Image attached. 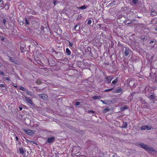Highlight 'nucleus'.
<instances>
[{
    "label": "nucleus",
    "mask_w": 157,
    "mask_h": 157,
    "mask_svg": "<svg viewBox=\"0 0 157 157\" xmlns=\"http://www.w3.org/2000/svg\"><path fill=\"white\" fill-rule=\"evenodd\" d=\"M13 86H14L15 88H17V84H16L15 85H14V84L13 85Z\"/></svg>",
    "instance_id": "nucleus-45"
},
{
    "label": "nucleus",
    "mask_w": 157,
    "mask_h": 157,
    "mask_svg": "<svg viewBox=\"0 0 157 157\" xmlns=\"http://www.w3.org/2000/svg\"><path fill=\"white\" fill-rule=\"evenodd\" d=\"M113 3H110L109 4V5H110V6H112V4H113Z\"/></svg>",
    "instance_id": "nucleus-51"
},
{
    "label": "nucleus",
    "mask_w": 157,
    "mask_h": 157,
    "mask_svg": "<svg viewBox=\"0 0 157 157\" xmlns=\"http://www.w3.org/2000/svg\"><path fill=\"white\" fill-rule=\"evenodd\" d=\"M25 23L26 24V25H28L29 24V21L27 20V18L25 19Z\"/></svg>",
    "instance_id": "nucleus-33"
},
{
    "label": "nucleus",
    "mask_w": 157,
    "mask_h": 157,
    "mask_svg": "<svg viewBox=\"0 0 157 157\" xmlns=\"http://www.w3.org/2000/svg\"><path fill=\"white\" fill-rule=\"evenodd\" d=\"M113 88H112L111 89H106V90H104V91L103 92H107L113 90Z\"/></svg>",
    "instance_id": "nucleus-26"
},
{
    "label": "nucleus",
    "mask_w": 157,
    "mask_h": 157,
    "mask_svg": "<svg viewBox=\"0 0 157 157\" xmlns=\"http://www.w3.org/2000/svg\"><path fill=\"white\" fill-rule=\"evenodd\" d=\"M154 42V40H151L149 42V44H152Z\"/></svg>",
    "instance_id": "nucleus-42"
},
{
    "label": "nucleus",
    "mask_w": 157,
    "mask_h": 157,
    "mask_svg": "<svg viewBox=\"0 0 157 157\" xmlns=\"http://www.w3.org/2000/svg\"><path fill=\"white\" fill-rule=\"evenodd\" d=\"M10 60V62L13 63H17V60L14 57H9Z\"/></svg>",
    "instance_id": "nucleus-10"
},
{
    "label": "nucleus",
    "mask_w": 157,
    "mask_h": 157,
    "mask_svg": "<svg viewBox=\"0 0 157 157\" xmlns=\"http://www.w3.org/2000/svg\"><path fill=\"white\" fill-rule=\"evenodd\" d=\"M15 139L17 141L18 140V138L17 136H16Z\"/></svg>",
    "instance_id": "nucleus-44"
},
{
    "label": "nucleus",
    "mask_w": 157,
    "mask_h": 157,
    "mask_svg": "<svg viewBox=\"0 0 157 157\" xmlns=\"http://www.w3.org/2000/svg\"><path fill=\"white\" fill-rule=\"evenodd\" d=\"M81 150V148L80 146L74 147L72 149V152L74 153H78V152H79Z\"/></svg>",
    "instance_id": "nucleus-2"
},
{
    "label": "nucleus",
    "mask_w": 157,
    "mask_h": 157,
    "mask_svg": "<svg viewBox=\"0 0 157 157\" xmlns=\"http://www.w3.org/2000/svg\"><path fill=\"white\" fill-rule=\"evenodd\" d=\"M3 3V2H2V5L3 4V3Z\"/></svg>",
    "instance_id": "nucleus-58"
},
{
    "label": "nucleus",
    "mask_w": 157,
    "mask_h": 157,
    "mask_svg": "<svg viewBox=\"0 0 157 157\" xmlns=\"http://www.w3.org/2000/svg\"><path fill=\"white\" fill-rule=\"evenodd\" d=\"M146 129H147V130H151V126H148V125H147L146 126Z\"/></svg>",
    "instance_id": "nucleus-31"
},
{
    "label": "nucleus",
    "mask_w": 157,
    "mask_h": 157,
    "mask_svg": "<svg viewBox=\"0 0 157 157\" xmlns=\"http://www.w3.org/2000/svg\"><path fill=\"white\" fill-rule=\"evenodd\" d=\"M41 82L40 80V79H38L36 81V84H40L41 83Z\"/></svg>",
    "instance_id": "nucleus-29"
},
{
    "label": "nucleus",
    "mask_w": 157,
    "mask_h": 157,
    "mask_svg": "<svg viewBox=\"0 0 157 157\" xmlns=\"http://www.w3.org/2000/svg\"><path fill=\"white\" fill-rule=\"evenodd\" d=\"M48 62H49L48 59L46 57H45V61H44V63H48Z\"/></svg>",
    "instance_id": "nucleus-32"
},
{
    "label": "nucleus",
    "mask_w": 157,
    "mask_h": 157,
    "mask_svg": "<svg viewBox=\"0 0 157 157\" xmlns=\"http://www.w3.org/2000/svg\"><path fill=\"white\" fill-rule=\"evenodd\" d=\"M109 107H107L105 108L103 111V112L104 113H106L107 112L109 111Z\"/></svg>",
    "instance_id": "nucleus-17"
},
{
    "label": "nucleus",
    "mask_w": 157,
    "mask_h": 157,
    "mask_svg": "<svg viewBox=\"0 0 157 157\" xmlns=\"http://www.w3.org/2000/svg\"><path fill=\"white\" fill-rule=\"evenodd\" d=\"M6 6H7V8L6 7V9L7 10L9 9V6L8 5H7V4H5V8L6 7Z\"/></svg>",
    "instance_id": "nucleus-39"
},
{
    "label": "nucleus",
    "mask_w": 157,
    "mask_h": 157,
    "mask_svg": "<svg viewBox=\"0 0 157 157\" xmlns=\"http://www.w3.org/2000/svg\"><path fill=\"white\" fill-rule=\"evenodd\" d=\"M41 64H40V65H41V66H43V65H44V63H42V62H41Z\"/></svg>",
    "instance_id": "nucleus-53"
},
{
    "label": "nucleus",
    "mask_w": 157,
    "mask_h": 157,
    "mask_svg": "<svg viewBox=\"0 0 157 157\" xmlns=\"http://www.w3.org/2000/svg\"><path fill=\"white\" fill-rule=\"evenodd\" d=\"M151 14L153 16H155L157 15V12L155 11L154 10L152 9L151 11Z\"/></svg>",
    "instance_id": "nucleus-11"
},
{
    "label": "nucleus",
    "mask_w": 157,
    "mask_h": 157,
    "mask_svg": "<svg viewBox=\"0 0 157 157\" xmlns=\"http://www.w3.org/2000/svg\"><path fill=\"white\" fill-rule=\"evenodd\" d=\"M118 78H116L112 82V83L113 84H116L118 82Z\"/></svg>",
    "instance_id": "nucleus-20"
},
{
    "label": "nucleus",
    "mask_w": 157,
    "mask_h": 157,
    "mask_svg": "<svg viewBox=\"0 0 157 157\" xmlns=\"http://www.w3.org/2000/svg\"><path fill=\"white\" fill-rule=\"evenodd\" d=\"M100 101L102 102L104 104H106L108 103L109 101L107 99H105L104 100H101Z\"/></svg>",
    "instance_id": "nucleus-16"
},
{
    "label": "nucleus",
    "mask_w": 157,
    "mask_h": 157,
    "mask_svg": "<svg viewBox=\"0 0 157 157\" xmlns=\"http://www.w3.org/2000/svg\"><path fill=\"white\" fill-rule=\"evenodd\" d=\"M5 85L4 84H0V87H5Z\"/></svg>",
    "instance_id": "nucleus-38"
},
{
    "label": "nucleus",
    "mask_w": 157,
    "mask_h": 157,
    "mask_svg": "<svg viewBox=\"0 0 157 157\" xmlns=\"http://www.w3.org/2000/svg\"><path fill=\"white\" fill-rule=\"evenodd\" d=\"M26 93L29 95L31 96L32 95V93L27 89L26 90Z\"/></svg>",
    "instance_id": "nucleus-25"
},
{
    "label": "nucleus",
    "mask_w": 157,
    "mask_h": 157,
    "mask_svg": "<svg viewBox=\"0 0 157 157\" xmlns=\"http://www.w3.org/2000/svg\"><path fill=\"white\" fill-rule=\"evenodd\" d=\"M39 96L42 99L44 100H46L48 98L47 95L45 94H40L39 95Z\"/></svg>",
    "instance_id": "nucleus-5"
},
{
    "label": "nucleus",
    "mask_w": 157,
    "mask_h": 157,
    "mask_svg": "<svg viewBox=\"0 0 157 157\" xmlns=\"http://www.w3.org/2000/svg\"><path fill=\"white\" fill-rule=\"evenodd\" d=\"M145 38L144 37H142L141 38L142 40H145Z\"/></svg>",
    "instance_id": "nucleus-47"
},
{
    "label": "nucleus",
    "mask_w": 157,
    "mask_h": 157,
    "mask_svg": "<svg viewBox=\"0 0 157 157\" xmlns=\"http://www.w3.org/2000/svg\"><path fill=\"white\" fill-rule=\"evenodd\" d=\"M123 90L119 88L118 89H113L112 91V93H122Z\"/></svg>",
    "instance_id": "nucleus-6"
},
{
    "label": "nucleus",
    "mask_w": 157,
    "mask_h": 157,
    "mask_svg": "<svg viewBox=\"0 0 157 157\" xmlns=\"http://www.w3.org/2000/svg\"><path fill=\"white\" fill-rule=\"evenodd\" d=\"M139 145L145 150L147 151L148 152H154L155 151L153 147H150L148 146L144 143H141L139 144Z\"/></svg>",
    "instance_id": "nucleus-1"
},
{
    "label": "nucleus",
    "mask_w": 157,
    "mask_h": 157,
    "mask_svg": "<svg viewBox=\"0 0 157 157\" xmlns=\"http://www.w3.org/2000/svg\"><path fill=\"white\" fill-rule=\"evenodd\" d=\"M149 98L150 99H154L155 98V97L153 94L150 95L149 97Z\"/></svg>",
    "instance_id": "nucleus-24"
},
{
    "label": "nucleus",
    "mask_w": 157,
    "mask_h": 157,
    "mask_svg": "<svg viewBox=\"0 0 157 157\" xmlns=\"http://www.w3.org/2000/svg\"><path fill=\"white\" fill-rule=\"evenodd\" d=\"M80 104V102H76L75 105L77 106L79 105Z\"/></svg>",
    "instance_id": "nucleus-37"
},
{
    "label": "nucleus",
    "mask_w": 157,
    "mask_h": 157,
    "mask_svg": "<svg viewBox=\"0 0 157 157\" xmlns=\"http://www.w3.org/2000/svg\"><path fill=\"white\" fill-rule=\"evenodd\" d=\"M56 1L54 0L53 2V3L54 6H55L56 5Z\"/></svg>",
    "instance_id": "nucleus-41"
},
{
    "label": "nucleus",
    "mask_w": 157,
    "mask_h": 157,
    "mask_svg": "<svg viewBox=\"0 0 157 157\" xmlns=\"http://www.w3.org/2000/svg\"><path fill=\"white\" fill-rule=\"evenodd\" d=\"M21 52L23 53L24 52L25 50V48L21 47Z\"/></svg>",
    "instance_id": "nucleus-27"
},
{
    "label": "nucleus",
    "mask_w": 157,
    "mask_h": 157,
    "mask_svg": "<svg viewBox=\"0 0 157 157\" xmlns=\"http://www.w3.org/2000/svg\"><path fill=\"white\" fill-rule=\"evenodd\" d=\"M113 78V76L112 75H110L109 76L106 77L105 78V81L107 83H109L112 80Z\"/></svg>",
    "instance_id": "nucleus-4"
},
{
    "label": "nucleus",
    "mask_w": 157,
    "mask_h": 157,
    "mask_svg": "<svg viewBox=\"0 0 157 157\" xmlns=\"http://www.w3.org/2000/svg\"><path fill=\"white\" fill-rule=\"evenodd\" d=\"M32 142H33V143L34 144H35L36 145H37V144L36 142L35 141H32Z\"/></svg>",
    "instance_id": "nucleus-43"
},
{
    "label": "nucleus",
    "mask_w": 157,
    "mask_h": 157,
    "mask_svg": "<svg viewBox=\"0 0 157 157\" xmlns=\"http://www.w3.org/2000/svg\"><path fill=\"white\" fill-rule=\"evenodd\" d=\"M18 144H21V142H19V143H18Z\"/></svg>",
    "instance_id": "nucleus-56"
},
{
    "label": "nucleus",
    "mask_w": 157,
    "mask_h": 157,
    "mask_svg": "<svg viewBox=\"0 0 157 157\" xmlns=\"http://www.w3.org/2000/svg\"><path fill=\"white\" fill-rule=\"evenodd\" d=\"M1 39L2 40H5V38L4 37H3Z\"/></svg>",
    "instance_id": "nucleus-52"
},
{
    "label": "nucleus",
    "mask_w": 157,
    "mask_h": 157,
    "mask_svg": "<svg viewBox=\"0 0 157 157\" xmlns=\"http://www.w3.org/2000/svg\"><path fill=\"white\" fill-rule=\"evenodd\" d=\"M127 127V124L126 122H123L121 128H126Z\"/></svg>",
    "instance_id": "nucleus-14"
},
{
    "label": "nucleus",
    "mask_w": 157,
    "mask_h": 157,
    "mask_svg": "<svg viewBox=\"0 0 157 157\" xmlns=\"http://www.w3.org/2000/svg\"><path fill=\"white\" fill-rule=\"evenodd\" d=\"M19 89L20 90H21L23 91H26V90H27V89H25L24 87L22 86H20L19 87Z\"/></svg>",
    "instance_id": "nucleus-21"
},
{
    "label": "nucleus",
    "mask_w": 157,
    "mask_h": 157,
    "mask_svg": "<svg viewBox=\"0 0 157 157\" xmlns=\"http://www.w3.org/2000/svg\"><path fill=\"white\" fill-rule=\"evenodd\" d=\"M75 154H76V155L77 156H83V155H81V153L79 152H78V153H74Z\"/></svg>",
    "instance_id": "nucleus-30"
},
{
    "label": "nucleus",
    "mask_w": 157,
    "mask_h": 157,
    "mask_svg": "<svg viewBox=\"0 0 157 157\" xmlns=\"http://www.w3.org/2000/svg\"><path fill=\"white\" fill-rule=\"evenodd\" d=\"M79 17H80V18H81L82 17V16L81 15H80L79 16Z\"/></svg>",
    "instance_id": "nucleus-55"
},
{
    "label": "nucleus",
    "mask_w": 157,
    "mask_h": 157,
    "mask_svg": "<svg viewBox=\"0 0 157 157\" xmlns=\"http://www.w3.org/2000/svg\"><path fill=\"white\" fill-rule=\"evenodd\" d=\"M19 151L21 154H23L26 152L25 150L23 148V147H21L19 148Z\"/></svg>",
    "instance_id": "nucleus-8"
},
{
    "label": "nucleus",
    "mask_w": 157,
    "mask_h": 157,
    "mask_svg": "<svg viewBox=\"0 0 157 157\" xmlns=\"http://www.w3.org/2000/svg\"><path fill=\"white\" fill-rule=\"evenodd\" d=\"M6 20L5 19L3 20V23L5 24L6 23Z\"/></svg>",
    "instance_id": "nucleus-46"
},
{
    "label": "nucleus",
    "mask_w": 157,
    "mask_h": 157,
    "mask_svg": "<svg viewBox=\"0 0 157 157\" xmlns=\"http://www.w3.org/2000/svg\"><path fill=\"white\" fill-rule=\"evenodd\" d=\"M68 41L69 43V47L71 48H73V43H72L69 40H68Z\"/></svg>",
    "instance_id": "nucleus-18"
},
{
    "label": "nucleus",
    "mask_w": 157,
    "mask_h": 157,
    "mask_svg": "<svg viewBox=\"0 0 157 157\" xmlns=\"http://www.w3.org/2000/svg\"><path fill=\"white\" fill-rule=\"evenodd\" d=\"M124 55L125 56H127L129 54L128 51V49H126L124 51Z\"/></svg>",
    "instance_id": "nucleus-19"
},
{
    "label": "nucleus",
    "mask_w": 157,
    "mask_h": 157,
    "mask_svg": "<svg viewBox=\"0 0 157 157\" xmlns=\"http://www.w3.org/2000/svg\"><path fill=\"white\" fill-rule=\"evenodd\" d=\"M25 100L28 102H29L31 105H34L33 102V101L31 99L29 98H28V97H26L25 96Z\"/></svg>",
    "instance_id": "nucleus-7"
},
{
    "label": "nucleus",
    "mask_w": 157,
    "mask_h": 157,
    "mask_svg": "<svg viewBox=\"0 0 157 157\" xmlns=\"http://www.w3.org/2000/svg\"><path fill=\"white\" fill-rule=\"evenodd\" d=\"M0 74L2 75L3 76H5V74L4 72L3 71H0Z\"/></svg>",
    "instance_id": "nucleus-34"
},
{
    "label": "nucleus",
    "mask_w": 157,
    "mask_h": 157,
    "mask_svg": "<svg viewBox=\"0 0 157 157\" xmlns=\"http://www.w3.org/2000/svg\"><path fill=\"white\" fill-rule=\"evenodd\" d=\"M77 26H78V24H76V25H75V29H76V28L77 27Z\"/></svg>",
    "instance_id": "nucleus-48"
},
{
    "label": "nucleus",
    "mask_w": 157,
    "mask_h": 157,
    "mask_svg": "<svg viewBox=\"0 0 157 157\" xmlns=\"http://www.w3.org/2000/svg\"><path fill=\"white\" fill-rule=\"evenodd\" d=\"M155 30H157V28H155Z\"/></svg>",
    "instance_id": "nucleus-54"
},
{
    "label": "nucleus",
    "mask_w": 157,
    "mask_h": 157,
    "mask_svg": "<svg viewBox=\"0 0 157 157\" xmlns=\"http://www.w3.org/2000/svg\"><path fill=\"white\" fill-rule=\"evenodd\" d=\"M79 17V16L78 17V18Z\"/></svg>",
    "instance_id": "nucleus-60"
},
{
    "label": "nucleus",
    "mask_w": 157,
    "mask_h": 157,
    "mask_svg": "<svg viewBox=\"0 0 157 157\" xmlns=\"http://www.w3.org/2000/svg\"><path fill=\"white\" fill-rule=\"evenodd\" d=\"M101 97L100 96L95 95L92 97V98L94 99H100Z\"/></svg>",
    "instance_id": "nucleus-12"
},
{
    "label": "nucleus",
    "mask_w": 157,
    "mask_h": 157,
    "mask_svg": "<svg viewBox=\"0 0 157 157\" xmlns=\"http://www.w3.org/2000/svg\"><path fill=\"white\" fill-rule=\"evenodd\" d=\"M5 80H8V81H10V78H9L7 77H6L5 78Z\"/></svg>",
    "instance_id": "nucleus-40"
},
{
    "label": "nucleus",
    "mask_w": 157,
    "mask_h": 157,
    "mask_svg": "<svg viewBox=\"0 0 157 157\" xmlns=\"http://www.w3.org/2000/svg\"><path fill=\"white\" fill-rule=\"evenodd\" d=\"M92 23V21L91 20H88L87 22V24L89 25L90 24Z\"/></svg>",
    "instance_id": "nucleus-36"
},
{
    "label": "nucleus",
    "mask_w": 157,
    "mask_h": 157,
    "mask_svg": "<svg viewBox=\"0 0 157 157\" xmlns=\"http://www.w3.org/2000/svg\"><path fill=\"white\" fill-rule=\"evenodd\" d=\"M66 53L67 55L68 56L70 55L71 54V52L68 48L66 49Z\"/></svg>",
    "instance_id": "nucleus-15"
},
{
    "label": "nucleus",
    "mask_w": 157,
    "mask_h": 157,
    "mask_svg": "<svg viewBox=\"0 0 157 157\" xmlns=\"http://www.w3.org/2000/svg\"><path fill=\"white\" fill-rule=\"evenodd\" d=\"M128 109V107L126 106H125L124 107H121V111L124 110L125 109Z\"/></svg>",
    "instance_id": "nucleus-23"
},
{
    "label": "nucleus",
    "mask_w": 157,
    "mask_h": 157,
    "mask_svg": "<svg viewBox=\"0 0 157 157\" xmlns=\"http://www.w3.org/2000/svg\"><path fill=\"white\" fill-rule=\"evenodd\" d=\"M1 6H0V7H1Z\"/></svg>",
    "instance_id": "nucleus-61"
},
{
    "label": "nucleus",
    "mask_w": 157,
    "mask_h": 157,
    "mask_svg": "<svg viewBox=\"0 0 157 157\" xmlns=\"http://www.w3.org/2000/svg\"><path fill=\"white\" fill-rule=\"evenodd\" d=\"M23 131L27 134L29 135H32L35 132L34 131H32L29 129H24Z\"/></svg>",
    "instance_id": "nucleus-3"
},
{
    "label": "nucleus",
    "mask_w": 157,
    "mask_h": 157,
    "mask_svg": "<svg viewBox=\"0 0 157 157\" xmlns=\"http://www.w3.org/2000/svg\"><path fill=\"white\" fill-rule=\"evenodd\" d=\"M132 2L134 4H136L138 3V0H132Z\"/></svg>",
    "instance_id": "nucleus-28"
},
{
    "label": "nucleus",
    "mask_w": 157,
    "mask_h": 157,
    "mask_svg": "<svg viewBox=\"0 0 157 157\" xmlns=\"http://www.w3.org/2000/svg\"><path fill=\"white\" fill-rule=\"evenodd\" d=\"M87 6H86L85 5H84L83 6H80V7H77V8L79 9V10H83V9H86L87 8Z\"/></svg>",
    "instance_id": "nucleus-13"
},
{
    "label": "nucleus",
    "mask_w": 157,
    "mask_h": 157,
    "mask_svg": "<svg viewBox=\"0 0 157 157\" xmlns=\"http://www.w3.org/2000/svg\"><path fill=\"white\" fill-rule=\"evenodd\" d=\"M3 3V2H2V5L3 4V3Z\"/></svg>",
    "instance_id": "nucleus-57"
},
{
    "label": "nucleus",
    "mask_w": 157,
    "mask_h": 157,
    "mask_svg": "<svg viewBox=\"0 0 157 157\" xmlns=\"http://www.w3.org/2000/svg\"><path fill=\"white\" fill-rule=\"evenodd\" d=\"M26 141L27 143H31L32 142V140H30L27 139H26Z\"/></svg>",
    "instance_id": "nucleus-35"
},
{
    "label": "nucleus",
    "mask_w": 157,
    "mask_h": 157,
    "mask_svg": "<svg viewBox=\"0 0 157 157\" xmlns=\"http://www.w3.org/2000/svg\"><path fill=\"white\" fill-rule=\"evenodd\" d=\"M2 0H0V3L2 2Z\"/></svg>",
    "instance_id": "nucleus-59"
},
{
    "label": "nucleus",
    "mask_w": 157,
    "mask_h": 157,
    "mask_svg": "<svg viewBox=\"0 0 157 157\" xmlns=\"http://www.w3.org/2000/svg\"><path fill=\"white\" fill-rule=\"evenodd\" d=\"M19 109H20V111H21L22 109V107H21L19 108Z\"/></svg>",
    "instance_id": "nucleus-50"
},
{
    "label": "nucleus",
    "mask_w": 157,
    "mask_h": 157,
    "mask_svg": "<svg viewBox=\"0 0 157 157\" xmlns=\"http://www.w3.org/2000/svg\"><path fill=\"white\" fill-rule=\"evenodd\" d=\"M90 112H91L92 113H95V112L94 111H90Z\"/></svg>",
    "instance_id": "nucleus-49"
},
{
    "label": "nucleus",
    "mask_w": 157,
    "mask_h": 157,
    "mask_svg": "<svg viewBox=\"0 0 157 157\" xmlns=\"http://www.w3.org/2000/svg\"><path fill=\"white\" fill-rule=\"evenodd\" d=\"M55 139V138L54 137H52L50 138H48L47 139V142L49 143H51Z\"/></svg>",
    "instance_id": "nucleus-9"
},
{
    "label": "nucleus",
    "mask_w": 157,
    "mask_h": 157,
    "mask_svg": "<svg viewBox=\"0 0 157 157\" xmlns=\"http://www.w3.org/2000/svg\"><path fill=\"white\" fill-rule=\"evenodd\" d=\"M146 125H143L140 127V129L141 130H145L146 129Z\"/></svg>",
    "instance_id": "nucleus-22"
}]
</instances>
